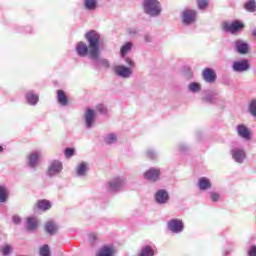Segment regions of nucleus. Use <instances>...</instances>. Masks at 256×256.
Wrapping results in <instances>:
<instances>
[{
  "instance_id": "aec40b11",
  "label": "nucleus",
  "mask_w": 256,
  "mask_h": 256,
  "mask_svg": "<svg viewBox=\"0 0 256 256\" xmlns=\"http://www.w3.org/2000/svg\"><path fill=\"white\" fill-rule=\"evenodd\" d=\"M115 255V248L111 245H104L100 248L97 256H113Z\"/></svg>"
},
{
  "instance_id": "9b49d317",
  "label": "nucleus",
  "mask_w": 256,
  "mask_h": 256,
  "mask_svg": "<svg viewBox=\"0 0 256 256\" xmlns=\"http://www.w3.org/2000/svg\"><path fill=\"white\" fill-rule=\"evenodd\" d=\"M236 131L238 136L241 137V139H244L245 141L251 140V131L245 124H238L236 126Z\"/></svg>"
},
{
  "instance_id": "bb28decb",
  "label": "nucleus",
  "mask_w": 256,
  "mask_h": 256,
  "mask_svg": "<svg viewBox=\"0 0 256 256\" xmlns=\"http://www.w3.org/2000/svg\"><path fill=\"white\" fill-rule=\"evenodd\" d=\"M9 198V190L4 186H0V203H5Z\"/></svg>"
},
{
  "instance_id": "7c9ffc66",
  "label": "nucleus",
  "mask_w": 256,
  "mask_h": 256,
  "mask_svg": "<svg viewBox=\"0 0 256 256\" xmlns=\"http://www.w3.org/2000/svg\"><path fill=\"white\" fill-rule=\"evenodd\" d=\"M104 142L107 143V145H113L117 142V135L114 133L107 134L104 137Z\"/></svg>"
},
{
  "instance_id": "58836bf2",
  "label": "nucleus",
  "mask_w": 256,
  "mask_h": 256,
  "mask_svg": "<svg viewBox=\"0 0 256 256\" xmlns=\"http://www.w3.org/2000/svg\"><path fill=\"white\" fill-rule=\"evenodd\" d=\"M96 111H98V113H101L102 115H105L107 113V107L103 104H98L96 106Z\"/></svg>"
},
{
  "instance_id": "6e6552de",
  "label": "nucleus",
  "mask_w": 256,
  "mask_h": 256,
  "mask_svg": "<svg viewBox=\"0 0 256 256\" xmlns=\"http://www.w3.org/2000/svg\"><path fill=\"white\" fill-rule=\"evenodd\" d=\"M250 68L251 65L248 60L235 61L232 65V69L235 73H245V71H249Z\"/></svg>"
},
{
  "instance_id": "2eb2a0df",
  "label": "nucleus",
  "mask_w": 256,
  "mask_h": 256,
  "mask_svg": "<svg viewBox=\"0 0 256 256\" xmlns=\"http://www.w3.org/2000/svg\"><path fill=\"white\" fill-rule=\"evenodd\" d=\"M168 229L172 231V233H181L183 231V221L179 219H172L168 222Z\"/></svg>"
},
{
  "instance_id": "c9c22d12",
  "label": "nucleus",
  "mask_w": 256,
  "mask_h": 256,
  "mask_svg": "<svg viewBox=\"0 0 256 256\" xmlns=\"http://www.w3.org/2000/svg\"><path fill=\"white\" fill-rule=\"evenodd\" d=\"M249 113L253 117H256V100H252L249 105Z\"/></svg>"
},
{
  "instance_id": "f257e3e1",
  "label": "nucleus",
  "mask_w": 256,
  "mask_h": 256,
  "mask_svg": "<svg viewBox=\"0 0 256 256\" xmlns=\"http://www.w3.org/2000/svg\"><path fill=\"white\" fill-rule=\"evenodd\" d=\"M85 39L87 43L80 41L76 44L75 51L78 57H89V59H98L101 55V35L95 30L86 32Z\"/></svg>"
},
{
  "instance_id": "f8f14e48",
  "label": "nucleus",
  "mask_w": 256,
  "mask_h": 256,
  "mask_svg": "<svg viewBox=\"0 0 256 256\" xmlns=\"http://www.w3.org/2000/svg\"><path fill=\"white\" fill-rule=\"evenodd\" d=\"M84 120L86 129H91L95 125V110L88 108Z\"/></svg>"
},
{
  "instance_id": "c756f323",
  "label": "nucleus",
  "mask_w": 256,
  "mask_h": 256,
  "mask_svg": "<svg viewBox=\"0 0 256 256\" xmlns=\"http://www.w3.org/2000/svg\"><path fill=\"white\" fill-rule=\"evenodd\" d=\"M155 251H153V248L151 246H144L141 249V252L138 256H154Z\"/></svg>"
},
{
  "instance_id": "393cba45",
  "label": "nucleus",
  "mask_w": 256,
  "mask_h": 256,
  "mask_svg": "<svg viewBox=\"0 0 256 256\" xmlns=\"http://www.w3.org/2000/svg\"><path fill=\"white\" fill-rule=\"evenodd\" d=\"M26 101L28 105H36L39 103V95L35 94L34 91H30L26 94Z\"/></svg>"
},
{
  "instance_id": "37998d69",
  "label": "nucleus",
  "mask_w": 256,
  "mask_h": 256,
  "mask_svg": "<svg viewBox=\"0 0 256 256\" xmlns=\"http://www.w3.org/2000/svg\"><path fill=\"white\" fill-rule=\"evenodd\" d=\"M96 240H97V234L93 232L88 234V241H90V243H95Z\"/></svg>"
},
{
  "instance_id": "ea45409f",
  "label": "nucleus",
  "mask_w": 256,
  "mask_h": 256,
  "mask_svg": "<svg viewBox=\"0 0 256 256\" xmlns=\"http://www.w3.org/2000/svg\"><path fill=\"white\" fill-rule=\"evenodd\" d=\"M146 156L148 157V159H156L157 158V152H155V150H153V149H148L146 151Z\"/></svg>"
},
{
  "instance_id": "412c9836",
  "label": "nucleus",
  "mask_w": 256,
  "mask_h": 256,
  "mask_svg": "<svg viewBox=\"0 0 256 256\" xmlns=\"http://www.w3.org/2000/svg\"><path fill=\"white\" fill-rule=\"evenodd\" d=\"M211 185V180L207 177H201L198 181L200 191H207V189H211Z\"/></svg>"
},
{
  "instance_id": "1a4fd4ad",
  "label": "nucleus",
  "mask_w": 256,
  "mask_h": 256,
  "mask_svg": "<svg viewBox=\"0 0 256 256\" xmlns=\"http://www.w3.org/2000/svg\"><path fill=\"white\" fill-rule=\"evenodd\" d=\"M222 28L227 33H237V31H239V29H243V23H241L239 21H234L232 23L224 22L222 24Z\"/></svg>"
},
{
  "instance_id": "ddd939ff",
  "label": "nucleus",
  "mask_w": 256,
  "mask_h": 256,
  "mask_svg": "<svg viewBox=\"0 0 256 256\" xmlns=\"http://www.w3.org/2000/svg\"><path fill=\"white\" fill-rule=\"evenodd\" d=\"M155 201L158 205H165L169 201V192L165 189L158 190L155 194Z\"/></svg>"
},
{
  "instance_id": "79ce46f5",
  "label": "nucleus",
  "mask_w": 256,
  "mask_h": 256,
  "mask_svg": "<svg viewBox=\"0 0 256 256\" xmlns=\"http://www.w3.org/2000/svg\"><path fill=\"white\" fill-rule=\"evenodd\" d=\"M64 153H65V157H67L69 159L70 157H73V155H75V149L66 148Z\"/></svg>"
},
{
  "instance_id": "de8ad7c7",
  "label": "nucleus",
  "mask_w": 256,
  "mask_h": 256,
  "mask_svg": "<svg viewBox=\"0 0 256 256\" xmlns=\"http://www.w3.org/2000/svg\"><path fill=\"white\" fill-rule=\"evenodd\" d=\"M129 35H137V29L135 28H129L128 29Z\"/></svg>"
},
{
  "instance_id": "423d86ee",
  "label": "nucleus",
  "mask_w": 256,
  "mask_h": 256,
  "mask_svg": "<svg viewBox=\"0 0 256 256\" xmlns=\"http://www.w3.org/2000/svg\"><path fill=\"white\" fill-rule=\"evenodd\" d=\"M125 183H126L125 178L116 177L107 183V189L108 191H110V193H115V191H119V189H122Z\"/></svg>"
},
{
  "instance_id": "20e7f679",
  "label": "nucleus",
  "mask_w": 256,
  "mask_h": 256,
  "mask_svg": "<svg viewBox=\"0 0 256 256\" xmlns=\"http://www.w3.org/2000/svg\"><path fill=\"white\" fill-rule=\"evenodd\" d=\"M131 49H133V43L127 42L121 47L120 55L126 65H129V67H135V61H133V59H131L130 57H127V54L131 52Z\"/></svg>"
},
{
  "instance_id": "72a5a7b5",
  "label": "nucleus",
  "mask_w": 256,
  "mask_h": 256,
  "mask_svg": "<svg viewBox=\"0 0 256 256\" xmlns=\"http://www.w3.org/2000/svg\"><path fill=\"white\" fill-rule=\"evenodd\" d=\"M246 11H249V13H255L256 11V2L255 0H249L245 4Z\"/></svg>"
},
{
  "instance_id": "09e8293b",
  "label": "nucleus",
  "mask_w": 256,
  "mask_h": 256,
  "mask_svg": "<svg viewBox=\"0 0 256 256\" xmlns=\"http://www.w3.org/2000/svg\"><path fill=\"white\" fill-rule=\"evenodd\" d=\"M3 152V146H0V153Z\"/></svg>"
},
{
  "instance_id": "c03bdc74",
  "label": "nucleus",
  "mask_w": 256,
  "mask_h": 256,
  "mask_svg": "<svg viewBox=\"0 0 256 256\" xmlns=\"http://www.w3.org/2000/svg\"><path fill=\"white\" fill-rule=\"evenodd\" d=\"M12 221L15 225H19V223H21V217L17 216V215H14L12 217Z\"/></svg>"
},
{
  "instance_id": "a18cd8bd",
  "label": "nucleus",
  "mask_w": 256,
  "mask_h": 256,
  "mask_svg": "<svg viewBox=\"0 0 256 256\" xmlns=\"http://www.w3.org/2000/svg\"><path fill=\"white\" fill-rule=\"evenodd\" d=\"M144 41L145 43H151V41H153V36L149 34L144 35Z\"/></svg>"
},
{
  "instance_id": "b1692460",
  "label": "nucleus",
  "mask_w": 256,
  "mask_h": 256,
  "mask_svg": "<svg viewBox=\"0 0 256 256\" xmlns=\"http://www.w3.org/2000/svg\"><path fill=\"white\" fill-rule=\"evenodd\" d=\"M57 100L62 107H67V105H69V100L67 99V95H65L63 90L57 91Z\"/></svg>"
},
{
  "instance_id": "0eeeda50",
  "label": "nucleus",
  "mask_w": 256,
  "mask_h": 256,
  "mask_svg": "<svg viewBox=\"0 0 256 256\" xmlns=\"http://www.w3.org/2000/svg\"><path fill=\"white\" fill-rule=\"evenodd\" d=\"M231 156L235 163H239L240 165L245 163V159H247V154L245 153V150L238 147L231 150Z\"/></svg>"
},
{
  "instance_id": "a211bd4d",
  "label": "nucleus",
  "mask_w": 256,
  "mask_h": 256,
  "mask_svg": "<svg viewBox=\"0 0 256 256\" xmlns=\"http://www.w3.org/2000/svg\"><path fill=\"white\" fill-rule=\"evenodd\" d=\"M89 172V163L82 162L76 167L77 177H86Z\"/></svg>"
},
{
  "instance_id": "39448f33",
  "label": "nucleus",
  "mask_w": 256,
  "mask_h": 256,
  "mask_svg": "<svg viewBox=\"0 0 256 256\" xmlns=\"http://www.w3.org/2000/svg\"><path fill=\"white\" fill-rule=\"evenodd\" d=\"M63 171V162L59 160H53L47 170L48 177H57Z\"/></svg>"
},
{
  "instance_id": "a878e982",
  "label": "nucleus",
  "mask_w": 256,
  "mask_h": 256,
  "mask_svg": "<svg viewBox=\"0 0 256 256\" xmlns=\"http://www.w3.org/2000/svg\"><path fill=\"white\" fill-rule=\"evenodd\" d=\"M92 61H94V65L96 67H100V65H101V67H104L105 69H109V67H110L109 60L99 58V56L97 59H92Z\"/></svg>"
},
{
  "instance_id": "dca6fc26",
  "label": "nucleus",
  "mask_w": 256,
  "mask_h": 256,
  "mask_svg": "<svg viewBox=\"0 0 256 256\" xmlns=\"http://www.w3.org/2000/svg\"><path fill=\"white\" fill-rule=\"evenodd\" d=\"M39 159H41V152L39 151L32 152L28 157L29 167H32V169H35V167L39 165Z\"/></svg>"
},
{
  "instance_id": "473e14b6",
  "label": "nucleus",
  "mask_w": 256,
  "mask_h": 256,
  "mask_svg": "<svg viewBox=\"0 0 256 256\" xmlns=\"http://www.w3.org/2000/svg\"><path fill=\"white\" fill-rule=\"evenodd\" d=\"M188 90L190 93H199V91H201V84L192 82L188 85Z\"/></svg>"
},
{
  "instance_id": "4468645a",
  "label": "nucleus",
  "mask_w": 256,
  "mask_h": 256,
  "mask_svg": "<svg viewBox=\"0 0 256 256\" xmlns=\"http://www.w3.org/2000/svg\"><path fill=\"white\" fill-rule=\"evenodd\" d=\"M161 175V171L157 168H150L144 173V178L148 181H159V176Z\"/></svg>"
},
{
  "instance_id": "9d476101",
  "label": "nucleus",
  "mask_w": 256,
  "mask_h": 256,
  "mask_svg": "<svg viewBox=\"0 0 256 256\" xmlns=\"http://www.w3.org/2000/svg\"><path fill=\"white\" fill-rule=\"evenodd\" d=\"M197 19V12L194 10H185L182 13V21L184 25H191V23H195Z\"/></svg>"
},
{
  "instance_id": "6ab92c4d",
  "label": "nucleus",
  "mask_w": 256,
  "mask_h": 256,
  "mask_svg": "<svg viewBox=\"0 0 256 256\" xmlns=\"http://www.w3.org/2000/svg\"><path fill=\"white\" fill-rule=\"evenodd\" d=\"M37 227H39V219L37 217H28L26 220L27 231H37Z\"/></svg>"
},
{
  "instance_id": "cd10ccee",
  "label": "nucleus",
  "mask_w": 256,
  "mask_h": 256,
  "mask_svg": "<svg viewBox=\"0 0 256 256\" xmlns=\"http://www.w3.org/2000/svg\"><path fill=\"white\" fill-rule=\"evenodd\" d=\"M84 7L87 11H95L97 9V0H84Z\"/></svg>"
},
{
  "instance_id": "f3484780",
  "label": "nucleus",
  "mask_w": 256,
  "mask_h": 256,
  "mask_svg": "<svg viewBox=\"0 0 256 256\" xmlns=\"http://www.w3.org/2000/svg\"><path fill=\"white\" fill-rule=\"evenodd\" d=\"M203 79L206 81V83H215V80L217 79V74H215V71L211 68H206L203 71Z\"/></svg>"
},
{
  "instance_id": "49530a36",
  "label": "nucleus",
  "mask_w": 256,
  "mask_h": 256,
  "mask_svg": "<svg viewBox=\"0 0 256 256\" xmlns=\"http://www.w3.org/2000/svg\"><path fill=\"white\" fill-rule=\"evenodd\" d=\"M249 256H256V246H252L248 251Z\"/></svg>"
},
{
  "instance_id": "2f4dec72",
  "label": "nucleus",
  "mask_w": 256,
  "mask_h": 256,
  "mask_svg": "<svg viewBox=\"0 0 256 256\" xmlns=\"http://www.w3.org/2000/svg\"><path fill=\"white\" fill-rule=\"evenodd\" d=\"M45 229L50 235H54V233L57 231V225L55 222L49 221L46 223Z\"/></svg>"
},
{
  "instance_id": "f704fd0d",
  "label": "nucleus",
  "mask_w": 256,
  "mask_h": 256,
  "mask_svg": "<svg viewBox=\"0 0 256 256\" xmlns=\"http://www.w3.org/2000/svg\"><path fill=\"white\" fill-rule=\"evenodd\" d=\"M40 256H51V250L49 249V245L45 244L40 248Z\"/></svg>"
},
{
  "instance_id": "5701e85b",
  "label": "nucleus",
  "mask_w": 256,
  "mask_h": 256,
  "mask_svg": "<svg viewBox=\"0 0 256 256\" xmlns=\"http://www.w3.org/2000/svg\"><path fill=\"white\" fill-rule=\"evenodd\" d=\"M217 99H218V94L217 92H207L206 95L202 98V101H204V103H217Z\"/></svg>"
},
{
  "instance_id": "e433bc0d",
  "label": "nucleus",
  "mask_w": 256,
  "mask_h": 256,
  "mask_svg": "<svg viewBox=\"0 0 256 256\" xmlns=\"http://www.w3.org/2000/svg\"><path fill=\"white\" fill-rule=\"evenodd\" d=\"M11 253H13V247L9 244H6L3 248H2V254L7 256V255H11Z\"/></svg>"
},
{
  "instance_id": "f03ea898",
  "label": "nucleus",
  "mask_w": 256,
  "mask_h": 256,
  "mask_svg": "<svg viewBox=\"0 0 256 256\" xmlns=\"http://www.w3.org/2000/svg\"><path fill=\"white\" fill-rule=\"evenodd\" d=\"M143 11L149 17H159L163 8L159 0H144L142 3Z\"/></svg>"
},
{
  "instance_id": "7ed1b4c3",
  "label": "nucleus",
  "mask_w": 256,
  "mask_h": 256,
  "mask_svg": "<svg viewBox=\"0 0 256 256\" xmlns=\"http://www.w3.org/2000/svg\"><path fill=\"white\" fill-rule=\"evenodd\" d=\"M133 68L131 66H125L123 64H119L114 66L113 71L116 77L120 79H131L133 77Z\"/></svg>"
},
{
  "instance_id": "c85d7f7f",
  "label": "nucleus",
  "mask_w": 256,
  "mask_h": 256,
  "mask_svg": "<svg viewBox=\"0 0 256 256\" xmlns=\"http://www.w3.org/2000/svg\"><path fill=\"white\" fill-rule=\"evenodd\" d=\"M37 207L40 211H49V209H51V202H49V200H40L37 203Z\"/></svg>"
},
{
  "instance_id": "a19ab883",
  "label": "nucleus",
  "mask_w": 256,
  "mask_h": 256,
  "mask_svg": "<svg viewBox=\"0 0 256 256\" xmlns=\"http://www.w3.org/2000/svg\"><path fill=\"white\" fill-rule=\"evenodd\" d=\"M197 3H198V8L200 9H205L207 5H209L208 0H197Z\"/></svg>"
},
{
  "instance_id": "4be33fe9",
  "label": "nucleus",
  "mask_w": 256,
  "mask_h": 256,
  "mask_svg": "<svg viewBox=\"0 0 256 256\" xmlns=\"http://www.w3.org/2000/svg\"><path fill=\"white\" fill-rule=\"evenodd\" d=\"M235 47H236V50L238 51V53H240L241 55H245V53H247V51H249V44H247L241 40L236 41Z\"/></svg>"
},
{
  "instance_id": "4c0bfd02",
  "label": "nucleus",
  "mask_w": 256,
  "mask_h": 256,
  "mask_svg": "<svg viewBox=\"0 0 256 256\" xmlns=\"http://www.w3.org/2000/svg\"><path fill=\"white\" fill-rule=\"evenodd\" d=\"M210 199L211 201H213V203H217V201L221 199V195L219 194V192H210Z\"/></svg>"
}]
</instances>
